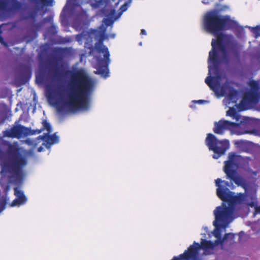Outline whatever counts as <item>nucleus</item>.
I'll return each instance as SVG.
<instances>
[{"label": "nucleus", "instance_id": "nucleus-1", "mask_svg": "<svg viewBox=\"0 0 260 260\" xmlns=\"http://www.w3.org/2000/svg\"><path fill=\"white\" fill-rule=\"evenodd\" d=\"M216 10H212L205 13L203 18L204 29L208 32L216 35V39H213L211 42L212 50L209 52V60L216 69L219 63L217 51H220L226 63L229 62L226 53L225 40L227 36L222 31L230 28L234 21L229 15H221L219 12L225 11L229 9L228 6H220L216 4Z\"/></svg>", "mask_w": 260, "mask_h": 260}, {"label": "nucleus", "instance_id": "nucleus-2", "mask_svg": "<svg viewBox=\"0 0 260 260\" xmlns=\"http://www.w3.org/2000/svg\"><path fill=\"white\" fill-rule=\"evenodd\" d=\"M94 83L83 69L71 72L69 82L68 99L63 105L70 111L87 109L89 106L90 96Z\"/></svg>", "mask_w": 260, "mask_h": 260}, {"label": "nucleus", "instance_id": "nucleus-3", "mask_svg": "<svg viewBox=\"0 0 260 260\" xmlns=\"http://www.w3.org/2000/svg\"><path fill=\"white\" fill-rule=\"evenodd\" d=\"M222 182L220 178L215 180L216 186H218L216 194L223 203L221 206L216 208L214 214L217 220L221 221L226 225L231 223L234 219L235 206L237 204L245 202L246 194L240 193L235 196L234 192L221 186L220 184Z\"/></svg>", "mask_w": 260, "mask_h": 260}, {"label": "nucleus", "instance_id": "nucleus-4", "mask_svg": "<svg viewBox=\"0 0 260 260\" xmlns=\"http://www.w3.org/2000/svg\"><path fill=\"white\" fill-rule=\"evenodd\" d=\"M7 152L10 156L2 165V172L8 173L17 179H22L23 176V167L27 164L25 156L20 153L19 148L9 144Z\"/></svg>", "mask_w": 260, "mask_h": 260}, {"label": "nucleus", "instance_id": "nucleus-5", "mask_svg": "<svg viewBox=\"0 0 260 260\" xmlns=\"http://www.w3.org/2000/svg\"><path fill=\"white\" fill-rule=\"evenodd\" d=\"M240 158L241 156L235 153H229L228 160L224 161L223 171L228 179L234 181L238 186L244 187L246 185L245 180L237 174Z\"/></svg>", "mask_w": 260, "mask_h": 260}, {"label": "nucleus", "instance_id": "nucleus-6", "mask_svg": "<svg viewBox=\"0 0 260 260\" xmlns=\"http://www.w3.org/2000/svg\"><path fill=\"white\" fill-rule=\"evenodd\" d=\"M217 245L211 241L202 239L201 244L194 242L192 245L189 246L183 253L178 256H174L171 260H197L199 250L203 249L205 250L212 249Z\"/></svg>", "mask_w": 260, "mask_h": 260}, {"label": "nucleus", "instance_id": "nucleus-7", "mask_svg": "<svg viewBox=\"0 0 260 260\" xmlns=\"http://www.w3.org/2000/svg\"><path fill=\"white\" fill-rule=\"evenodd\" d=\"M95 48L99 53H104L103 58L100 57H98L96 58L95 67L96 71L95 73L106 78L109 76L108 66L110 62L108 48L103 44L102 42L96 43Z\"/></svg>", "mask_w": 260, "mask_h": 260}, {"label": "nucleus", "instance_id": "nucleus-8", "mask_svg": "<svg viewBox=\"0 0 260 260\" xmlns=\"http://www.w3.org/2000/svg\"><path fill=\"white\" fill-rule=\"evenodd\" d=\"M205 143L209 149L214 152L213 158L214 159H218L224 154L230 147L229 140H219L212 134H207Z\"/></svg>", "mask_w": 260, "mask_h": 260}, {"label": "nucleus", "instance_id": "nucleus-9", "mask_svg": "<svg viewBox=\"0 0 260 260\" xmlns=\"http://www.w3.org/2000/svg\"><path fill=\"white\" fill-rule=\"evenodd\" d=\"M50 133L44 134L42 136H38L34 140H27V143L32 145L33 148L37 146L38 144L43 141L42 145L47 149H50L51 146L59 142V137L55 134L49 135Z\"/></svg>", "mask_w": 260, "mask_h": 260}, {"label": "nucleus", "instance_id": "nucleus-10", "mask_svg": "<svg viewBox=\"0 0 260 260\" xmlns=\"http://www.w3.org/2000/svg\"><path fill=\"white\" fill-rule=\"evenodd\" d=\"M209 60V72L210 74V72L212 71H214L215 73L216 74L215 77L209 76L205 79V83L208 85L210 88L215 93L218 92V88L220 85V80L221 78L220 75L219 74V69L218 66L220 64L219 57L218 56L219 63L218 64L217 68L216 69L212 62Z\"/></svg>", "mask_w": 260, "mask_h": 260}, {"label": "nucleus", "instance_id": "nucleus-11", "mask_svg": "<svg viewBox=\"0 0 260 260\" xmlns=\"http://www.w3.org/2000/svg\"><path fill=\"white\" fill-rule=\"evenodd\" d=\"M229 224H224V223L221 221H219L216 220V216H215V220L213 221V225L215 227V230L214 231V236L217 238L215 241L216 245L220 244L222 245L226 239L230 237L231 239L234 238V235L232 233H226L223 237L222 238L221 232L220 229H225Z\"/></svg>", "mask_w": 260, "mask_h": 260}, {"label": "nucleus", "instance_id": "nucleus-12", "mask_svg": "<svg viewBox=\"0 0 260 260\" xmlns=\"http://www.w3.org/2000/svg\"><path fill=\"white\" fill-rule=\"evenodd\" d=\"M238 126L237 123L221 119L214 123L213 130L216 134L223 135L226 130L232 129Z\"/></svg>", "mask_w": 260, "mask_h": 260}, {"label": "nucleus", "instance_id": "nucleus-13", "mask_svg": "<svg viewBox=\"0 0 260 260\" xmlns=\"http://www.w3.org/2000/svg\"><path fill=\"white\" fill-rule=\"evenodd\" d=\"M25 129V127L24 126L18 125L5 131L3 134L6 137L20 138L23 135Z\"/></svg>", "mask_w": 260, "mask_h": 260}, {"label": "nucleus", "instance_id": "nucleus-14", "mask_svg": "<svg viewBox=\"0 0 260 260\" xmlns=\"http://www.w3.org/2000/svg\"><path fill=\"white\" fill-rule=\"evenodd\" d=\"M260 98L259 92L248 91L244 95L242 103H246L249 105H255L258 103Z\"/></svg>", "mask_w": 260, "mask_h": 260}, {"label": "nucleus", "instance_id": "nucleus-15", "mask_svg": "<svg viewBox=\"0 0 260 260\" xmlns=\"http://www.w3.org/2000/svg\"><path fill=\"white\" fill-rule=\"evenodd\" d=\"M240 128L242 129L241 134H255L257 131L255 129L254 124L251 122H244L241 123Z\"/></svg>", "mask_w": 260, "mask_h": 260}, {"label": "nucleus", "instance_id": "nucleus-16", "mask_svg": "<svg viewBox=\"0 0 260 260\" xmlns=\"http://www.w3.org/2000/svg\"><path fill=\"white\" fill-rule=\"evenodd\" d=\"M79 6V0H67V4L63 7L62 11L60 14L61 17H65L66 11L68 10L69 7H76Z\"/></svg>", "mask_w": 260, "mask_h": 260}, {"label": "nucleus", "instance_id": "nucleus-17", "mask_svg": "<svg viewBox=\"0 0 260 260\" xmlns=\"http://www.w3.org/2000/svg\"><path fill=\"white\" fill-rule=\"evenodd\" d=\"M68 51V49L67 48H55L54 52L56 55V57H55L56 61L57 62L61 61Z\"/></svg>", "mask_w": 260, "mask_h": 260}, {"label": "nucleus", "instance_id": "nucleus-18", "mask_svg": "<svg viewBox=\"0 0 260 260\" xmlns=\"http://www.w3.org/2000/svg\"><path fill=\"white\" fill-rule=\"evenodd\" d=\"M27 200V199L26 197L16 198L11 203V206H20L21 205L25 204L26 203Z\"/></svg>", "mask_w": 260, "mask_h": 260}, {"label": "nucleus", "instance_id": "nucleus-19", "mask_svg": "<svg viewBox=\"0 0 260 260\" xmlns=\"http://www.w3.org/2000/svg\"><path fill=\"white\" fill-rule=\"evenodd\" d=\"M250 89L249 91L259 92L260 86L257 81L251 80L249 83Z\"/></svg>", "mask_w": 260, "mask_h": 260}, {"label": "nucleus", "instance_id": "nucleus-20", "mask_svg": "<svg viewBox=\"0 0 260 260\" xmlns=\"http://www.w3.org/2000/svg\"><path fill=\"white\" fill-rule=\"evenodd\" d=\"M43 127L41 129L38 131V134L41 133L42 130L46 129L48 132L47 133H50L52 131L51 126L49 122L47 120H44L42 122Z\"/></svg>", "mask_w": 260, "mask_h": 260}, {"label": "nucleus", "instance_id": "nucleus-21", "mask_svg": "<svg viewBox=\"0 0 260 260\" xmlns=\"http://www.w3.org/2000/svg\"><path fill=\"white\" fill-rule=\"evenodd\" d=\"M10 1L9 0H0V10L3 12H8V8Z\"/></svg>", "mask_w": 260, "mask_h": 260}, {"label": "nucleus", "instance_id": "nucleus-22", "mask_svg": "<svg viewBox=\"0 0 260 260\" xmlns=\"http://www.w3.org/2000/svg\"><path fill=\"white\" fill-rule=\"evenodd\" d=\"M238 95V91L233 88H230L228 96L230 100H235Z\"/></svg>", "mask_w": 260, "mask_h": 260}, {"label": "nucleus", "instance_id": "nucleus-23", "mask_svg": "<svg viewBox=\"0 0 260 260\" xmlns=\"http://www.w3.org/2000/svg\"><path fill=\"white\" fill-rule=\"evenodd\" d=\"M226 116H229L233 118H237V114L236 110L234 108H230L228 111L226 112Z\"/></svg>", "mask_w": 260, "mask_h": 260}, {"label": "nucleus", "instance_id": "nucleus-24", "mask_svg": "<svg viewBox=\"0 0 260 260\" xmlns=\"http://www.w3.org/2000/svg\"><path fill=\"white\" fill-rule=\"evenodd\" d=\"M225 87L220 84L219 87L218 88V92L215 93V94L218 95L223 96L225 94Z\"/></svg>", "mask_w": 260, "mask_h": 260}, {"label": "nucleus", "instance_id": "nucleus-25", "mask_svg": "<svg viewBox=\"0 0 260 260\" xmlns=\"http://www.w3.org/2000/svg\"><path fill=\"white\" fill-rule=\"evenodd\" d=\"M14 194L17 198L26 197L23 192L17 187L14 188Z\"/></svg>", "mask_w": 260, "mask_h": 260}, {"label": "nucleus", "instance_id": "nucleus-26", "mask_svg": "<svg viewBox=\"0 0 260 260\" xmlns=\"http://www.w3.org/2000/svg\"><path fill=\"white\" fill-rule=\"evenodd\" d=\"M30 18L32 22L36 21V13L35 11L30 12L28 14V16L25 18V19Z\"/></svg>", "mask_w": 260, "mask_h": 260}, {"label": "nucleus", "instance_id": "nucleus-27", "mask_svg": "<svg viewBox=\"0 0 260 260\" xmlns=\"http://www.w3.org/2000/svg\"><path fill=\"white\" fill-rule=\"evenodd\" d=\"M252 32L255 35V38L260 37V26H256L252 28Z\"/></svg>", "mask_w": 260, "mask_h": 260}, {"label": "nucleus", "instance_id": "nucleus-28", "mask_svg": "<svg viewBox=\"0 0 260 260\" xmlns=\"http://www.w3.org/2000/svg\"><path fill=\"white\" fill-rule=\"evenodd\" d=\"M2 33V28H1V26H0V43L2 44H3L5 47H8L9 45H8V43L4 41L3 37L1 35Z\"/></svg>", "mask_w": 260, "mask_h": 260}, {"label": "nucleus", "instance_id": "nucleus-29", "mask_svg": "<svg viewBox=\"0 0 260 260\" xmlns=\"http://www.w3.org/2000/svg\"><path fill=\"white\" fill-rule=\"evenodd\" d=\"M20 4L18 2H14L12 6V9L14 10H18L20 8Z\"/></svg>", "mask_w": 260, "mask_h": 260}, {"label": "nucleus", "instance_id": "nucleus-30", "mask_svg": "<svg viewBox=\"0 0 260 260\" xmlns=\"http://www.w3.org/2000/svg\"><path fill=\"white\" fill-rule=\"evenodd\" d=\"M128 7V3H125L123 5H122L120 8V10L121 12H125L127 10V8Z\"/></svg>", "mask_w": 260, "mask_h": 260}, {"label": "nucleus", "instance_id": "nucleus-31", "mask_svg": "<svg viewBox=\"0 0 260 260\" xmlns=\"http://www.w3.org/2000/svg\"><path fill=\"white\" fill-rule=\"evenodd\" d=\"M31 27L36 30H39L41 27V24L39 23H37L36 21L33 22Z\"/></svg>", "mask_w": 260, "mask_h": 260}, {"label": "nucleus", "instance_id": "nucleus-32", "mask_svg": "<svg viewBox=\"0 0 260 260\" xmlns=\"http://www.w3.org/2000/svg\"><path fill=\"white\" fill-rule=\"evenodd\" d=\"M60 75L59 69L58 67H56L54 70L53 77L54 78H56L59 77Z\"/></svg>", "mask_w": 260, "mask_h": 260}, {"label": "nucleus", "instance_id": "nucleus-33", "mask_svg": "<svg viewBox=\"0 0 260 260\" xmlns=\"http://www.w3.org/2000/svg\"><path fill=\"white\" fill-rule=\"evenodd\" d=\"M247 172L248 173L251 175L252 176H256L258 172L256 171H252L251 169H249L247 170Z\"/></svg>", "mask_w": 260, "mask_h": 260}, {"label": "nucleus", "instance_id": "nucleus-34", "mask_svg": "<svg viewBox=\"0 0 260 260\" xmlns=\"http://www.w3.org/2000/svg\"><path fill=\"white\" fill-rule=\"evenodd\" d=\"M257 214H260V206H256L255 207L253 216H255Z\"/></svg>", "mask_w": 260, "mask_h": 260}, {"label": "nucleus", "instance_id": "nucleus-35", "mask_svg": "<svg viewBox=\"0 0 260 260\" xmlns=\"http://www.w3.org/2000/svg\"><path fill=\"white\" fill-rule=\"evenodd\" d=\"M43 5H48V0H40Z\"/></svg>", "mask_w": 260, "mask_h": 260}, {"label": "nucleus", "instance_id": "nucleus-36", "mask_svg": "<svg viewBox=\"0 0 260 260\" xmlns=\"http://www.w3.org/2000/svg\"><path fill=\"white\" fill-rule=\"evenodd\" d=\"M43 150H44V148L43 147V145H42V146H41L38 148L37 151L39 152H42V151H43Z\"/></svg>", "mask_w": 260, "mask_h": 260}, {"label": "nucleus", "instance_id": "nucleus-37", "mask_svg": "<svg viewBox=\"0 0 260 260\" xmlns=\"http://www.w3.org/2000/svg\"><path fill=\"white\" fill-rule=\"evenodd\" d=\"M140 34L141 35H147L146 31L144 29H141Z\"/></svg>", "mask_w": 260, "mask_h": 260}, {"label": "nucleus", "instance_id": "nucleus-38", "mask_svg": "<svg viewBox=\"0 0 260 260\" xmlns=\"http://www.w3.org/2000/svg\"><path fill=\"white\" fill-rule=\"evenodd\" d=\"M196 102L199 104H203V103L206 102V101H204V100H200L197 101Z\"/></svg>", "mask_w": 260, "mask_h": 260}, {"label": "nucleus", "instance_id": "nucleus-39", "mask_svg": "<svg viewBox=\"0 0 260 260\" xmlns=\"http://www.w3.org/2000/svg\"><path fill=\"white\" fill-rule=\"evenodd\" d=\"M202 3L204 4H209V0H202Z\"/></svg>", "mask_w": 260, "mask_h": 260}, {"label": "nucleus", "instance_id": "nucleus-40", "mask_svg": "<svg viewBox=\"0 0 260 260\" xmlns=\"http://www.w3.org/2000/svg\"><path fill=\"white\" fill-rule=\"evenodd\" d=\"M5 209V205H0V212Z\"/></svg>", "mask_w": 260, "mask_h": 260}, {"label": "nucleus", "instance_id": "nucleus-41", "mask_svg": "<svg viewBox=\"0 0 260 260\" xmlns=\"http://www.w3.org/2000/svg\"><path fill=\"white\" fill-rule=\"evenodd\" d=\"M5 121V118H0V125L2 124Z\"/></svg>", "mask_w": 260, "mask_h": 260}, {"label": "nucleus", "instance_id": "nucleus-42", "mask_svg": "<svg viewBox=\"0 0 260 260\" xmlns=\"http://www.w3.org/2000/svg\"><path fill=\"white\" fill-rule=\"evenodd\" d=\"M249 206L251 207H253L254 206V202H251L249 204Z\"/></svg>", "mask_w": 260, "mask_h": 260}, {"label": "nucleus", "instance_id": "nucleus-43", "mask_svg": "<svg viewBox=\"0 0 260 260\" xmlns=\"http://www.w3.org/2000/svg\"><path fill=\"white\" fill-rule=\"evenodd\" d=\"M49 98H50V99L52 98V94H50L49 95Z\"/></svg>", "mask_w": 260, "mask_h": 260}]
</instances>
